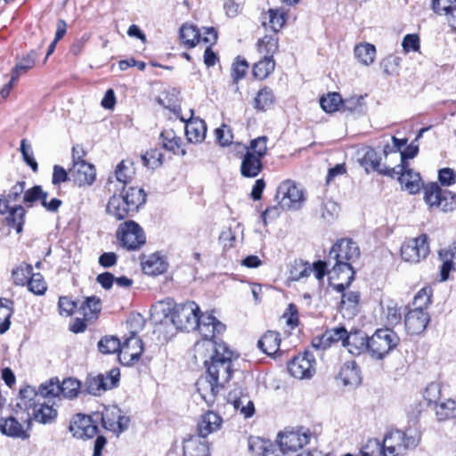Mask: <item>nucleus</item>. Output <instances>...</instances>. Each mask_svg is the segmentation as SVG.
<instances>
[{
	"mask_svg": "<svg viewBox=\"0 0 456 456\" xmlns=\"http://www.w3.org/2000/svg\"><path fill=\"white\" fill-rule=\"evenodd\" d=\"M360 256V249L357 244L350 239H341L331 248L329 253V265H332L330 271L331 279L341 281L335 285L338 292L345 290L354 279V271L351 262H354Z\"/></svg>",
	"mask_w": 456,
	"mask_h": 456,
	"instance_id": "obj_1",
	"label": "nucleus"
},
{
	"mask_svg": "<svg viewBox=\"0 0 456 456\" xmlns=\"http://www.w3.org/2000/svg\"><path fill=\"white\" fill-rule=\"evenodd\" d=\"M25 185L24 181H20L12 187L6 196L0 195V215L7 214L5 223L9 227L15 229L17 233L22 232L26 211L22 206L11 207L10 203L20 199L24 192Z\"/></svg>",
	"mask_w": 456,
	"mask_h": 456,
	"instance_id": "obj_2",
	"label": "nucleus"
},
{
	"mask_svg": "<svg viewBox=\"0 0 456 456\" xmlns=\"http://www.w3.org/2000/svg\"><path fill=\"white\" fill-rule=\"evenodd\" d=\"M311 433L305 428L285 429L278 435L275 456H302L298 451L309 443Z\"/></svg>",
	"mask_w": 456,
	"mask_h": 456,
	"instance_id": "obj_3",
	"label": "nucleus"
},
{
	"mask_svg": "<svg viewBox=\"0 0 456 456\" xmlns=\"http://www.w3.org/2000/svg\"><path fill=\"white\" fill-rule=\"evenodd\" d=\"M200 309L193 301L176 304L170 311V321L181 331L195 330L200 322Z\"/></svg>",
	"mask_w": 456,
	"mask_h": 456,
	"instance_id": "obj_4",
	"label": "nucleus"
},
{
	"mask_svg": "<svg viewBox=\"0 0 456 456\" xmlns=\"http://www.w3.org/2000/svg\"><path fill=\"white\" fill-rule=\"evenodd\" d=\"M424 201L430 210L444 213L456 210V195L448 190H443L438 183H429L423 187Z\"/></svg>",
	"mask_w": 456,
	"mask_h": 456,
	"instance_id": "obj_5",
	"label": "nucleus"
},
{
	"mask_svg": "<svg viewBox=\"0 0 456 456\" xmlns=\"http://www.w3.org/2000/svg\"><path fill=\"white\" fill-rule=\"evenodd\" d=\"M219 350L221 352L218 354H214L212 360L206 366V375L216 382H219V385L224 386L232 375V358L233 353L227 346H220Z\"/></svg>",
	"mask_w": 456,
	"mask_h": 456,
	"instance_id": "obj_6",
	"label": "nucleus"
},
{
	"mask_svg": "<svg viewBox=\"0 0 456 456\" xmlns=\"http://www.w3.org/2000/svg\"><path fill=\"white\" fill-rule=\"evenodd\" d=\"M400 338L391 329L377 330L369 337V354L377 360H382L399 344Z\"/></svg>",
	"mask_w": 456,
	"mask_h": 456,
	"instance_id": "obj_7",
	"label": "nucleus"
},
{
	"mask_svg": "<svg viewBox=\"0 0 456 456\" xmlns=\"http://www.w3.org/2000/svg\"><path fill=\"white\" fill-rule=\"evenodd\" d=\"M418 444V439L406 433L395 430L387 434L380 444V451H375L383 456H401L407 449L414 448Z\"/></svg>",
	"mask_w": 456,
	"mask_h": 456,
	"instance_id": "obj_8",
	"label": "nucleus"
},
{
	"mask_svg": "<svg viewBox=\"0 0 456 456\" xmlns=\"http://www.w3.org/2000/svg\"><path fill=\"white\" fill-rule=\"evenodd\" d=\"M428 238L426 234L405 240L401 246V256L405 262L417 264L429 254Z\"/></svg>",
	"mask_w": 456,
	"mask_h": 456,
	"instance_id": "obj_9",
	"label": "nucleus"
},
{
	"mask_svg": "<svg viewBox=\"0 0 456 456\" xmlns=\"http://www.w3.org/2000/svg\"><path fill=\"white\" fill-rule=\"evenodd\" d=\"M117 237L121 245L128 250L139 248L146 240L142 228L132 220L126 221L119 225Z\"/></svg>",
	"mask_w": 456,
	"mask_h": 456,
	"instance_id": "obj_10",
	"label": "nucleus"
},
{
	"mask_svg": "<svg viewBox=\"0 0 456 456\" xmlns=\"http://www.w3.org/2000/svg\"><path fill=\"white\" fill-rule=\"evenodd\" d=\"M81 388L80 382L72 378L65 379L60 384L58 380L53 379L49 382L41 385V393L45 395H50V400L56 396L72 399L76 397Z\"/></svg>",
	"mask_w": 456,
	"mask_h": 456,
	"instance_id": "obj_11",
	"label": "nucleus"
},
{
	"mask_svg": "<svg viewBox=\"0 0 456 456\" xmlns=\"http://www.w3.org/2000/svg\"><path fill=\"white\" fill-rule=\"evenodd\" d=\"M275 198L281 208L297 209L304 200V193L294 182L287 180L279 185Z\"/></svg>",
	"mask_w": 456,
	"mask_h": 456,
	"instance_id": "obj_12",
	"label": "nucleus"
},
{
	"mask_svg": "<svg viewBox=\"0 0 456 456\" xmlns=\"http://www.w3.org/2000/svg\"><path fill=\"white\" fill-rule=\"evenodd\" d=\"M288 370L291 376L298 379H310L316 370V361L313 354L305 352L295 356L289 363Z\"/></svg>",
	"mask_w": 456,
	"mask_h": 456,
	"instance_id": "obj_13",
	"label": "nucleus"
},
{
	"mask_svg": "<svg viewBox=\"0 0 456 456\" xmlns=\"http://www.w3.org/2000/svg\"><path fill=\"white\" fill-rule=\"evenodd\" d=\"M120 372L117 368L111 369L106 375L88 377L86 389L90 395H100L108 389L115 387L119 381Z\"/></svg>",
	"mask_w": 456,
	"mask_h": 456,
	"instance_id": "obj_14",
	"label": "nucleus"
},
{
	"mask_svg": "<svg viewBox=\"0 0 456 456\" xmlns=\"http://www.w3.org/2000/svg\"><path fill=\"white\" fill-rule=\"evenodd\" d=\"M143 351L142 339L132 331L130 336L121 344L118 360L123 365H132L136 362Z\"/></svg>",
	"mask_w": 456,
	"mask_h": 456,
	"instance_id": "obj_15",
	"label": "nucleus"
},
{
	"mask_svg": "<svg viewBox=\"0 0 456 456\" xmlns=\"http://www.w3.org/2000/svg\"><path fill=\"white\" fill-rule=\"evenodd\" d=\"M75 152L76 147H73V166L69 168V175L79 186L91 185L95 180V169L85 160L76 161Z\"/></svg>",
	"mask_w": 456,
	"mask_h": 456,
	"instance_id": "obj_16",
	"label": "nucleus"
},
{
	"mask_svg": "<svg viewBox=\"0 0 456 456\" xmlns=\"http://www.w3.org/2000/svg\"><path fill=\"white\" fill-rule=\"evenodd\" d=\"M102 421L106 429L118 436L128 428L130 419L122 415L120 409L112 407L105 409L102 415Z\"/></svg>",
	"mask_w": 456,
	"mask_h": 456,
	"instance_id": "obj_17",
	"label": "nucleus"
},
{
	"mask_svg": "<svg viewBox=\"0 0 456 456\" xmlns=\"http://www.w3.org/2000/svg\"><path fill=\"white\" fill-rule=\"evenodd\" d=\"M69 431L72 433L74 437L88 439L96 435L98 428L89 416L77 414L70 421Z\"/></svg>",
	"mask_w": 456,
	"mask_h": 456,
	"instance_id": "obj_18",
	"label": "nucleus"
},
{
	"mask_svg": "<svg viewBox=\"0 0 456 456\" xmlns=\"http://www.w3.org/2000/svg\"><path fill=\"white\" fill-rule=\"evenodd\" d=\"M228 401L233 405L234 409L240 411L245 418H250L255 413V405L248 393L242 388H234L229 393Z\"/></svg>",
	"mask_w": 456,
	"mask_h": 456,
	"instance_id": "obj_19",
	"label": "nucleus"
},
{
	"mask_svg": "<svg viewBox=\"0 0 456 456\" xmlns=\"http://www.w3.org/2000/svg\"><path fill=\"white\" fill-rule=\"evenodd\" d=\"M222 346L226 345L223 341H217L216 339H201L194 345V357L207 366L214 357V354H218L221 352L219 347Z\"/></svg>",
	"mask_w": 456,
	"mask_h": 456,
	"instance_id": "obj_20",
	"label": "nucleus"
},
{
	"mask_svg": "<svg viewBox=\"0 0 456 456\" xmlns=\"http://www.w3.org/2000/svg\"><path fill=\"white\" fill-rule=\"evenodd\" d=\"M347 333L348 331L344 327H336L327 330L322 336L315 337L313 339L312 346L317 350H324L330 347L333 343L341 341L344 346Z\"/></svg>",
	"mask_w": 456,
	"mask_h": 456,
	"instance_id": "obj_21",
	"label": "nucleus"
},
{
	"mask_svg": "<svg viewBox=\"0 0 456 456\" xmlns=\"http://www.w3.org/2000/svg\"><path fill=\"white\" fill-rule=\"evenodd\" d=\"M428 322L429 315L421 307L409 311L404 318L406 330L412 335L424 331Z\"/></svg>",
	"mask_w": 456,
	"mask_h": 456,
	"instance_id": "obj_22",
	"label": "nucleus"
},
{
	"mask_svg": "<svg viewBox=\"0 0 456 456\" xmlns=\"http://www.w3.org/2000/svg\"><path fill=\"white\" fill-rule=\"evenodd\" d=\"M202 339H216V335L225 330V326L211 314H201L197 325Z\"/></svg>",
	"mask_w": 456,
	"mask_h": 456,
	"instance_id": "obj_23",
	"label": "nucleus"
},
{
	"mask_svg": "<svg viewBox=\"0 0 456 456\" xmlns=\"http://www.w3.org/2000/svg\"><path fill=\"white\" fill-rule=\"evenodd\" d=\"M196 387L200 398L208 406H211L215 403L216 397L220 389L224 386L219 385V382H216L213 379H210L205 375L197 380Z\"/></svg>",
	"mask_w": 456,
	"mask_h": 456,
	"instance_id": "obj_24",
	"label": "nucleus"
},
{
	"mask_svg": "<svg viewBox=\"0 0 456 456\" xmlns=\"http://www.w3.org/2000/svg\"><path fill=\"white\" fill-rule=\"evenodd\" d=\"M223 424L222 417L213 411L203 413L198 421L197 430L201 438L219 430Z\"/></svg>",
	"mask_w": 456,
	"mask_h": 456,
	"instance_id": "obj_25",
	"label": "nucleus"
},
{
	"mask_svg": "<svg viewBox=\"0 0 456 456\" xmlns=\"http://www.w3.org/2000/svg\"><path fill=\"white\" fill-rule=\"evenodd\" d=\"M344 347L354 355H360L369 350V337L362 330L347 333Z\"/></svg>",
	"mask_w": 456,
	"mask_h": 456,
	"instance_id": "obj_26",
	"label": "nucleus"
},
{
	"mask_svg": "<svg viewBox=\"0 0 456 456\" xmlns=\"http://www.w3.org/2000/svg\"><path fill=\"white\" fill-rule=\"evenodd\" d=\"M362 164L370 166L373 170L377 171L380 175L392 178L395 177V173L398 171L395 167H389L386 164H381V158L379 156L377 151L370 147L365 149L362 156Z\"/></svg>",
	"mask_w": 456,
	"mask_h": 456,
	"instance_id": "obj_27",
	"label": "nucleus"
},
{
	"mask_svg": "<svg viewBox=\"0 0 456 456\" xmlns=\"http://www.w3.org/2000/svg\"><path fill=\"white\" fill-rule=\"evenodd\" d=\"M395 175H399L401 185L411 194L418 193L423 185L419 174L410 168L409 165L403 170L395 173Z\"/></svg>",
	"mask_w": 456,
	"mask_h": 456,
	"instance_id": "obj_28",
	"label": "nucleus"
},
{
	"mask_svg": "<svg viewBox=\"0 0 456 456\" xmlns=\"http://www.w3.org/2000/svg\"><path fill=\"white\" fill-rule=\"evenodd\" d=\"M48 399L50 402V395H45L41 393V386L38 390L35 387L28 386L20 391V402L18 405L25 407L28 411L31 410L39 401Z\"/></svg>",
	"mask_w": 456,
	"mask_h": 456,
	"instance_id": "obj_29",
	"label": "nucleus"
},
{
	"mask_svg": "<svg viewBox=\"0 0 456 456\" xmlns=\"http://www.w3.org/2000/svg\"><path fill=\"white\" fill-rule=\"evenodd\" d=\"M261 160L257 155L246 151L240 164L241 175L248 178L256 177L263 169Z\"/></svg>",
	"mask_w": 456,
	"mask_h": 456,
	"instance_id": "obj_30",
	"label": "nucleus"
},
{
	"mask_svg": "<svg viewBox=\"0 0 456 456\" xmlns=\"http://www.w3.org/2000/svg\"><path fill=\"white\" fill-rule=\"evenodd\" d=\"M128 207V202H126L123 197L113 195L109 200L107 212L117 220H123L132 213H134V211Z\"/></svg>",
	"mask_w": 456,
	"mask_h": 456,
	"instance_id": "obj_31",
	"label": "nucleus"
},
{
	"mask_svg": "<svg viewBox=\"0 0 456 456\" xmlns=\"http://www.w3.org/2000/svg\"><path fill=\"white\" fill-rule=\"evenodd\" d=\"M439 256L442 261L440 269L441 281L448 279L452 269H456V241L449 248H444L439 251Z\"/></svg>",
	"mask_w": 456,
	"mask_h": 456,
	"instance_id": "obj_32",
	"label": "nucleus"
},
{
	"mask_svg": "<svg viewBox=\"0 0 456 456\" xmlns=\"http://www.w3.org/2000/svg\"><path fill=\"white\" fill-rule=\"evenodd\" d=\"M207 126L204 120L190 118L185 125V134L189 142H200L205 139Z\"/></svg>",
	"mask_w": 456,
	"mask_h": 456,
	"instance_id": "obj_33",
	"label": "nucleus"
},
{
	"mask_svg": "<svg viewBox=\"0 0 456 456\" xmlns=\"http://www.w3.org/2000/svg\"><path fill=\"white\" fill-rule=\"evenodd\" d=\"M184 456H208L209 449L208 443L200 436H191L183 442Z\"/></svg>",
	"mask_w": 456,
	"mask_h": 456,
	"instance_id": "obj_34",
	"label": "nucleus"
},
{
	"mask_svg": "<svg viewBox=\"0 0 456 456\" xmlns=\"http://www.w3.org/2000/svg\"><path fill=\"white\" fill-rule=\"evenodd\" d=\"M0 431L11 437L26 439L28 437L27 431L23 426L14 418L8 417L0 419Z\"/></svg>",
	"mask_w": 456,
	"mask_h": 456,
	"instance_id": "obj_35",
	"label": "nucleus"
},
{
	"mask_svg": "<svg viewBox=\"0 0 456 456\" xmlns=\"http://www.w3.org/2000/svg\"><path fill=\"white\" fill-rule=\"evenodd\" d=\"M360 369L354 361L346 362L340 369L339 378L345 386H358L361 383Z\"/></svg>",
	"mask_w": 456,
	"mask_h": 456,
	"instance_id": "obj_36",
	"label": "nucleus"
},
{
	"mask_svg": "<svg viewBox=\"0 0 456 456\" xmlns=\"http://www.w3.org/2000/svg\"><path fill=\"white\" fill-rule=\"evenodd\" d=\"M167 263L159 254H151L142 262V268L145 274L157 276L167 270Z\"/></svg>",
	"mask_w": 456,
	"mask_h": 456,
	"instance_id": "obj_37",
	"label": "nucleus"
},
{
	"mask_svg": "<svg viewBox=\"0 0 456 456\" xmlns=\"http://www.w3.org/2000/svg\"><path fill=\"white\" fill-rule=\"evenodd\" d=\"M281 344L280 334L269 330L257 342V346L267 355H273L279 351Z\"/></svg>",
	"mask_w": 456,
	"mask_h": 456,
	"instance_id": "obj_38",
	"label": "nucleus"
},
{
	"mask_svg": "<svg viewBox=\"0 0 456 456\" xmlns=\"http://www.w3.org/2000/svg\"><path fill=\"white\" fill-rule=\"evenodd\" d=\"M31 410L32 412H28V416L32 415L36 421L43 424L52 420L57 414L56 410L50 406L45 400L39 401Z\"/></svg>",
	"mask_w": 456,
	"mask_h": 456,
	"instance_id": "obj_39",
	"label": "nucleus"
},
{
	"mask_svg": "<svg viewBox=\"0 0 456 456\" xmlns=\"http://www.w3.org/2000/svg\"><path fill=\"white\" fill-rule=\"evenodd\" d=\"M101 309V299L95 296H92L86 298L78 311L83 314L85 320L91 321L97 318Z\"/></svg>",
	"mask_w": 456,
	"mask_h": 456,
	"instance_id": "obj_40",
	"label": "nucleus"
},
{
	"mask_svg": "<svg viewBox=\"0 0 456 456\" xmlns=\"http://www.w3.org/2000/svg\"><path fill=\"white\" fill-rule=\"evenodd\" d=\"M120 196L128 202V208H131L134 212H137L139 208L146 201V194L141 188L129 187Z\"/></svg>",
	"mask_w": 456,
	"mask_h": 456,
	"instance_id": "obj_41",
	"label": "nucleus"
},
{
	"mask_svg": "<svg viewBox=\"0 0 456 456\" xmlns=\"http://www.w3.org/2000/svg\"><path fill=\"white\" fill-rule=\"evenodd\" d=\"M180 40L186 47L192 48L200 40V30L196 26L185 23L180 28Z\"/></svg>",
	"mask_w": 456,
	"mask_h": 456,
	"instance_id": "obj_42",
	"label": "nucleus"
},
{
	"mask_svg": "<svg viewBox=\"0 0 456 456\" xmlns=\"http://www.w3.org/2000/svg\"><path fill=\"white\" fill-rule=\"evenodd\" d=\"M12 301L0 298V334L5 333L11 325L10 319L13 314Z\"/></svg>",
	"mask_w": 456,
	"mask_h": 456,
	"instance_id": "obj_43",
	"label": "nucleus"
},
{
	"mask_svg": "<svg viewBox=\"0 0 456 456\" xmlns=\"http://www.w3.org/2000/svg\"><path fill=\"white\" fill-rule=\"evenodd\" d=\"M275 62L272 56H265L257 61L253 67V75L256 78L265 79L274 69Z\"/></svg>",
	"mask_w": 456,
	"mask_h": 456,
	"instance_id": "obj_44",
	"label": "nucleus"
},
{
	"mask_svg": "<svg viewBox=\"0 0 456 456\" xmlns=\"http://www.w3.org/2000/svg\"><path fill=\"white\" fill-rule=\"evenodd\" d=\"M354 55L364 65L371 64L376 56V48L369 43L360 44L354 47Z\"/></svg>",
	"mask_w": 456,
	"mask_h": 456,
	"instance_id": "obj_45",
	"label": "nucleus"
},
{
	"mask_svg": "<svg viewBox=\"0 0 456 456\" xmlns=\"http://www.w3.org/2000/svg\"><path fill=\"white\" fill-rule=\"evenodd\" d=\"M342 109L353 114L362 115L366 110V103L362 95H354L342 101Z\"/></svg>",
	"mask_w": 456,
	"mask_h": 456,
	"instance_id": "obj_46",
	"label": "nucleus"
},
{
	"mask_svg": "<svg viewBox=\"0 0 456 456\" xmlns=\"http://www.w3.org/2000/svg\"><path fill=\"white\" fill-rule=\"evenodd\" d=\"M274 95L268 87L262 88L254 99V108L259 111H265L273 104Z\"/></svg>",
	"mask_w": 456,
	"mask_h": 456,
	"instance_id": "obj_47",
	"label": "nucleus"
},
{
	"mask_svg": "<svg viewBox=\"0 0 456 456\" xmlns=\"http://www.w3.org/2000/svg\"><path fill=\"white\" fill-rule=\"evenodd\" d=\"M257 51L265 56H272L278 49V37L275 35H266L257 42Z\"/></svg>",
	"mask_w": 456,
	"mask_h": 456,
	"instance_id": "obj_48",
	"label": "nucleus"
},
{
	"mask_svg": "<svg viewBox=\"0 0 456 456\" xmlns=\"http://www.w3.org/2000/svg\"><path fill=\"white\" fill-rule=\"evenodd\" d=\"M160 141L165 149L175 153L179 149L182 140L174 130L166 129L160 134Z\"/></svg>",
	"mask_w": 456,
	"mask_h": 456,
	"instance_id": "obj_49",
	"label": "nucleus"
},
{
	"mask_svg": "<svg viewBox=\"0 0 456 456\" xmlns=\"http://www.w3.org/2000/svg\"><path fill=\"white\" fill-rule=\"evenodd\" d=\"M313 273L312 266L302 260L295 261L289 270V277L292 281H300L310 276Z\"/></svg>",
	"mask_w": 456,
	"mask_h": 456,
	"instance_id": "obj_50",
	"label": "nucleus"
},
{
	"mask_svg": "<svg viewBox=\"0 0 456 456\" xmlns=\"http://www.w3.org/2000/svg\"><path fill=\"white\" fill-rule=\"evenodd\" d=\"M33 268L30 265L22 263L20 265H18L15 269L12 272V276L13 279V281L16 285H25L28 284V281H29V278L31 277Z\"/></svg>",
	"mask_w": 456,
	"mask_h": 456,
	"instance_id": "obj_51",
	"label": "nucleus"
},
{
	"mask_svg": "<svg viewBox=\"0 0 456 456\" xmlns=\"http://www.w3.org/2000/svg\"><path fill=\"white\" fill-rule=\"evenodd\" d=\"M267 137L259 136L250 141L248 146H243L246 151L257 155L258 158L263 159L267 153Z\"/></svg>",
	"mask_w": 456,
	"mask_h": 456,
	"instance_id": "obj_52",
	"label": "nucleus"
},
{
	"mask_svg": "<svg viewBox=\"0 0 456 456\" xmlns=\"http://www.w3.org/2000/svg\"><path fill=\"white\" fill-rule=\"evenodd\" d=\"M455 414L456 402L453 400H447L436 406V415L440 421L453 419Z\"/></svg>",
	"mask_w": 456,
	"mask_h": 456,
	"instance_id": "obj_53",
	"label": "nucleus"
},
{
	"mask_svg": "<svg viewBox=\"0 0 456 456\" xmlns=\"http://www.w3.org/2000/svg\"><path fill=\"white\" fill-rule=\"evenodd\" d=\"M341 95L338 93H330L327 96H323L320 100V104L322 110L326 112L332 113L342 107Z\"/></svg>",
	"mask_w": 456,
	"mask_h": 456,
	"instance_id": "obj_54",
	"label": "nucleus"
},
{
	"mask_svg": "<svg viewBox=\"0 0 456 456\" xmlns=\"http://www.w3.org/2000/svg\"><path fill=\"white\" fill-rule=\"evenodd\" d=\"M121 343L117 337L106 336L98 343L99 351L102 354L120 353Z\"/></svg>",
	"mask_w": 456,
	"mask_h": 456,
	"instance_id": "obj_55",
	"label": "nucleus"
},
{
	"mask_svg": "<svg viewBox=\"0 0 456 456\" xmlns=\"http://www.w3.org/2000/svg\"><path fill=\"white\" fill-rule=\"evenodd\" d=\"M360 300L358 291H347L342 294L340 307L346 310L351 314H354Z\"/></svg>",
	"mask_w": 456,
	"mask_h": 456,
	"instance_id": "obj_56",
	"label": "nucleus"
},
{
	"mask_svg": "<svg viewBox=\"0 0 456 456\" xmlns=\"http://www.w3.org/2000/svg\"><path fill=\"white\" fill-rule=\"evenodd\" d=\"M48 193L44 191L40 185H35L32 188L23 192L22 202L30 208L37 200H43V198H47Z\"/></svg>",
	"mask_w": 456,
	"mask_h": 456,
	"instance_id": "obj_57",
	"label": "nucleus"
},
{
	"mask_svg": "<svg viewBox=\"0 0 456 456\" xmlns=\"http://www.w3.org/2000/svg\"><path fill=\"white\" fill-rule=\"evenodd\" d=\"M115 174L118 182L128 183L134 175L133 163L130 160H122L118 165Z\"/></svg>",
	"mask_w": 456,
	"mask_h": 456,
	"instance_id": "obj_58",
	"label": "nucleus"
},
{
	"mask_svg": "<svg viewBox=\"0 0 456 456\" xmlns=\"http://www.w3.org/2000/svg\"><path fill=\"white\" fill-rule=\"evenodd\" d=\"M419 152V146L415 145L413 142L406 147V149L403 151H400L399 154V160L400 163L398 165L395 166V168L397 170L402 171L403 168L407 167L408 159H413L418 155ZM398 173V171L396 172Z\"/></svg>",
	"mask_w": 456,
	"mask_h": 456,
	"instance_id": "obj_59",
	"label": "nucleus"
},
{
	"mask_svg": "<svg viewBox=\"0 0 456 456\" xmlns=\"http://www.w3.org/2000/svg\"><path fill=\"white\" fill-rule=\"evenodd\" d=\"M37 58V54L36 51H30L26 57L16 63L12 71L20 77V74L27 72L35 65Z\"/></svg>",
	"mask_w": 456,
	"mask_h": 456,
	"instance_id": "obj_60",
	"label": "nucleus"
},
{
	"mask_svg": "<svg viewBox=\"0 0 456 456\" xmlns=\"http://www.w3.org/2000/svg\"><path fill=\"white\" fill-rule=\"evenodd\" d=\"M402 59L395 55H388L382 60L380 67L383 72L389 76H394L398 73V68L401 64Z\"/></svg>",
	"mask_w": 456,
	"mask_h": 456,
	"instance_id": "obj_61",
	"label": "nucleus"
},
{
	"mask_svg": "<svg viewBox=\"0 0 456 456\" xmlns=\"http://www.w3.org/2000/svg\"><path fill=\"white\" fill-rule=\"evenodd\" d=\"M338 205L331 200L325 202L321 208V216L326 223H332L338 217Z\"/></svg>",
	"mask_w": 456,
	"mask_h": 456,
	"instance_id": "obj_62",
	"label": "nucleus"
},
{
	"mask_svg": "<svg viewBox=\"0 0 456 456\" xmlns=\"http://www.w3.org/2000/svg\"><path fill=\"white\" fill-rule=\"evenodd\" d=\"M268 15L270 27L274 32L279 31L286 22L285 12L279 9H270Z\"/></svg>",
	"mask_w": 456,
	"mask_h": 456,
	"instance_id": "obj_63",
	"label": "nucleus"
},
{
	"mask_svg": "<svg viewBox=\"0 0 456 456\" xmlns=\"http://www.w3.org/2000/svg\"><path fill=\"white\" fill-rule=\"evenodd\" d=\"M28 290L35 295H43L46 290V283L39 273H33L28 281Z\"/></svg>",
	"mask_w": 456,
	"mask_h": 456,
	"instance_id": "obj_64",
	"label": "nucleus"
}]
</instances>
